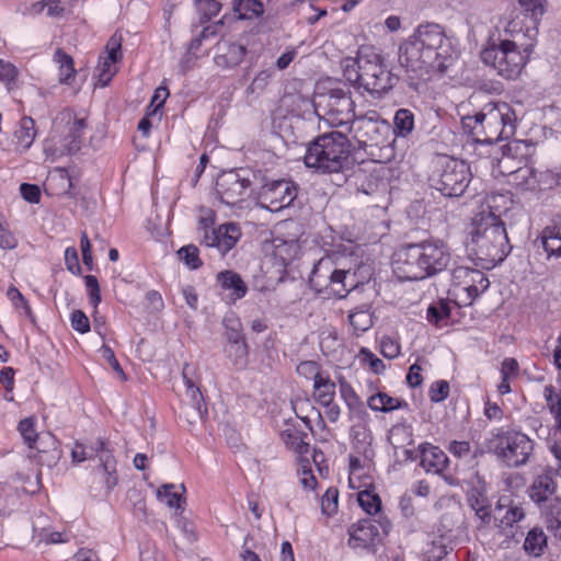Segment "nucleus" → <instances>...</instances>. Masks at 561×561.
Segmentation results:
<instances>
[{"label": "nucleus", "instance_id": "nucleus-1", "mask_svg": "<svg viewBox=\"0 0 561 561\" xmlns=\"http://www.w3.org/2000/svg\"><path fill=\"white\" fill-rule=\"evenodd\" d=\"M453 47L444 28L437 23L417 26L399 47V62L417 77L444 72L453 62Z\"/></svg>", "mask_w": 561, "mask_h": 561}, {"label": "nucleus", "instance_id": "nucleus-2", "mask_svg": "<svg viewBox=\"0 0 561 561\" xmlns=\"http://www.w3.org/2000/svg\"><path fill=\"white\" fill-rule=\"evenodd\" d=\"M466 247L471 255L482 262L483 267L495 266L510 254L512 245L505 226L492 210L490 199L472 218Z\"/></svg>", "mask_w": 561, "mask_h": 561}, {"label": "nucleus", "instance_id": "nucleus-3", "mask_svg": "<svg viewBox=\"0 0 561 561\" xmlns=\"http://www.w3.org/2000/svg\"><path fill=\"white\" fill-rule=\"evenodd\" d=\"M393 263L398 277L419 280L445 271L451 262L447 245L440 240H426L403 245Z\"/></svg>", "mask_w": 561, "mask_h": 561}, {"label": "nucleus", "instance_id": "nucleus-4", "mask_svg": "<svg viewBox=\"0 0 561 561\" xmlns=\"http://www.w3.org/2000/svg\"><path fill=\"white\" fill-rule=\"evenodd\" d=\"M304 161L321 173L345 172L354 164L352 144L341 131L319 135L308 145Z\"/></svg>", "mask_w": 561, "mask_h": 561}, {"label": "nucleus", "instance_id": "nucleus-5", "mask_svg": "<svg viewBox=\"0 0 561 561\" xmlns=\"http://www.w3.org/2000/svg\"><path fill=\"white\" fill-rule=\"evenodd\" d=\"M463 129L478 141L493 142L515 134L516 115L505 102L488 103L473 116L462 118Z\"/></svg>", "mask_w": 561, "mask_h": 561}, {"label": "nucleus", "instance_id": "nucleus-6", "mask_svg": "<svg viewBox=\"0 0 561 561\" xmlns=\"http://www.w3.org/2000/svg\"><path fill=\"white\" fill-rule=\"evenodd\" d=\"M533 449V440L526 434L499 427L489 433L482 445L474 450V457L489 453L506 467L517 468L528 461Z\"/></svg>", "mask_w": 561, "mask_h": 561}, {"label": "nucleus", "instance_id": "nucleus-7", "mask_svg": "<svg viewBox=\"0 0 561 561\" xmlns=\"http://www.w3.org/2000/svg\"><path fill=\"white\" fill-rule=\"evenodd\" d=\"M309 283L318 293L342 299L351 290L366 283V276H358V272L351 268H336L330 257H323L313 266Z\"/></svg>", "mask_w": 561, "mask_h": 561}, {"label": "nucleus", "instance_id": "nucleus-8", "mask_svg": "<svg viewBox=\"0 0 561 561\" xmlns=\"http://www.w3.org/2000/svg\"><path fill=\"white\" fill-rule=\"evenodd\" d=\"M531 48L527 46L524 50L511 39H491L488 46L481 51L482 61L493 67L497 73L505 79H516L525 67Z\"/></svg>", "mask_w": 561, "mask_h": 561}, {"label": "nucleus", "instance_id": "nucleus-9", "mask_svg": "<svg viewBox=\"0 0 561 561\" xmlns=\"http://www.w3.org/2000/svg\"><path fill=\"white\" fill-rule=\"evenodd\" d=\"M431 181L433 187L444 196L458 197L468 187L471 181V171L465 161L443 156L436 162Z\"/></svg>", "mask_w": 561, "mask_h": 561}, {"label": "nucleus", "instance_id": "nucleus-10", "mask_svg": "<svg viewBox=\"0 0 561 561\" xmlns=\"http://www.w3.org/2000/svg\"><path fill=\"white\" fill-rule=\"evenodd\" d=\"M391 528L390 520L379 514L376 518L360 519L348 528V546L353 549L363 548L373 553L388 536Z\"/></svg>", "mask_w": 561, "mask_h": 561}, {"label": "nucleus", "instance_id": "nucleus-11", "mask_svg": "<svg viewBox=\"0 0 561 561\" xmlns=\"http://www.w3.org/2000/svg\"><path fill=\"white\" fill-rule=\"evenodd\" d=\"M359 69H362V87L371 94L387 93L398 81L377 54L359 55Z\"/></svg>", "mask_w": 561, "mask_h": 561}, {"label": "nucleus", "instance_id": "nucleus-12", "mask_svg": "<svg viewBox=\"0 0 561 561\" xmlns=\"http://www.w3.org/2000/svg\"><path fill=\"white\" fill-rule=\"evenodd\" d=\"M316 114L333 127L344 125L353 111V101L342 89H332L313 102Z\"/></svg>", "mask_w": 561, "mask_h": 561}, {"label": "nucleus", "instance_id": "nucleus-13", "mask_svg": "<svg viewBox=\"0 0 561 561\" xmlns=\"http://www.w3.org/2000/svg\"><path fill=\"white\" fill-rule=\"evenodd\" d=\"M451 280L455 296L460 298V304L465 306H470L490 286L483 272L467 266L454 268Z\"/></svg>", "mask_w": 561, "mask_h": 561}, {"label": "nucleus", "instance_id": "nucleus-14", "mask_svg": "<svg viewBox=\"0 0 561 561\" xmlns=\"http://www.w3.org/2000/svg\"><path fill=\"white\" fill-rule=\"evenodd\" d=\"M214 218L211 216L202 217L198 224V230L202 233L201 244L208 248H216L220 254L225 255L237 243L241 236L239 227L233 224H224L214 228Z\"/></svg>", "mask_w": 561, "mask_h": 561}, {"label": "nucleus", "instance_id": "nucleus-15", "mask_svg": "<svg viewBox=\"0 0 561 561\" xmlns=\"http://www.w3.org/2000/svg\"><path fill=\"white\" fill-rule=\"evenodd\" d=\"M257 196L263 207L278 211L291 205L297 197V187L288 180H272L260 187Z\"/></svg>", "mask_w": 561, "mask_h": 561}, {"label": "nucleus", "instance_id": "nucleus-16", "mask_svg": "<svg viewBox=\"0 0 561 561\" xmlns=\"http://www.w3.org/2000/svg\"><path fill=\"white\" fill-rule=\"evenodd\" d=\"M245 170H230L221 173L217 178L216 192L221 203L228 206H234L241 201L251 186V180Z\"/></svg>", "mask_w": 561, "mask_h": 561}, {"label": "nucleus", "instance_id": "nucleus-17", "mask_svg": "<svg viewBox=\"0 0 561 561\" xmlns=\"http://www.w3.org/2000/svg\"><path fill=\"white\" fill-rule=\"evenodd\" d=\"M360 148L383 145L390 131V126L383 121L359 117L353 121L350 128Z\"/></svg>", "mask_w": 561, "mask_h": 561}, {"label": "nucleus", "instance_id": "nucleus-18", "mask_svg": "<svg viewBox=\"0 0 561 561\" xmlns=\"http://www.w3.org/2000/svg\"><path fill=\"white\" fill-rule=\"evenodd\" d=\"M93 457H98L100 465L98 471L102 473V479L108 491L113 490L118 483V476L116 470V459L108 447V442L98 438L93 446L90 448Z\"/></svg>", "mask_w": 561, "mask_h": 561}, {"label": "nucleus", "instance_id": "nucleus-19", "mask_svg": "<svg viewBox=\"0 0 561 561\" xmlns=\"http://www.w3.org/2000/svg\"><path fill=\"white\" fill-rule=\"evenodd\" d=\"M525 516L526 513L520 503L513 501L510 496H502L494 507L492 519L502 533H506L508 528H513Z\"/></svg>", "mask_w": 561, "mask_h": 561}, {"label": "nucleus", "instance_id": "nucleus-20", "mask_svg": "<svg viewBox=\"0 0 561 561\" xmlns=\"http://www.w3.org/2000/svg\"><path fill=\"white\" fill-rule=\"evenodd\" d=\"M122 37L114 34L107 42L105 49L107 53L106 57H100L98 66L99 70V82L101 87H105L112 80L116 72L114 64L122 59Z\"/></svg>", "mask_w": 561, "mask_h": 561}, {"label": "nucleus", "instance_id": "nucleus-21", "mask_svg": "<svg viewBox=\"0 0 561 561\" xmlns=\"http://www.w3.org/2000/svg\"><path fill=\"white\" fill-rule=\"evenodd\" d=\"M61 119L67 122V135L62 139L61 153H76L81 147L87 121L72 116L70 112L62 113Z\"/></svg>", "mask_w": 561, "mask_h": 561}, {"label": "nucleus", "instance_id": "nucleus-22", "mask_svg": "<svg viewBox=\"0 0 561 561\" xmlns=\"http://www.w3.org/2000/svg\"><path fill=\"white\" fill-rule=\"evenodd\" d=\"M522 147L523 144L517 140L508 142L502 147L501 158L494 157L499 174L511 178L517 170V165L525 163L524 156L522 154L518 157V152Z\"/></svg>", "mask_w": 561, "mask_h": 561}, {"label": "nucleus", "instance_id": "nucleus-23", "mask_svg": "<svg viewBox=\"0 0 561 561\" xmlns=\"http://www.w3.org/2000/svg\"><path fill=\"white\" fill-rule=\"evenodd\" d=\"M245 54V46L230 41H221L217 44L215 62L222 68H233L243 61Z\"/></svg>", "mask_w": 561, "mask_h": 561}, {"label": "nucleus", "instance_id": "nucleus-24", "mask_svg": "<svg viewBox=\"0 0 561 561\" xmlns=\"http://www.w3.org/2000/svg\"><path fill=\"white\" fill-rule=\"evenodd\" d=\"M420 466L426 472L442 473L448 466V457L438 447L430 443L420 445Z\"/></svg>", "mask_w": 561, "mask_h": 561}, {"label": "nucleus", "instance_id": "nucleus-25", "mask_svg": "<svg viewBox=\"0 0 561 561\" xmlns=\"http://www.w3.org/2000/svg\"><path fill=\"white\" fill-rule=\"evenodd\" d=\"M540 243L548 259H561V226H548L535 243Z\"/></svg>", "mask_w": 561, "mask_h": 561}, {"label": "nucleus", "instance_id": "nucleus-26", "mask_svg": "<svg viewBox=\"0 0 561 561\" xmlns=\"http://www.w3.org/2000/svg\"><path fill=\"white\" fill-rule=\"evenodd\" d=\"M557 484L549 473L538 476L533 482L529 495L533 501L542 506L556 494Z\"/></svg>", "mask_w": 561, "mask_h": 561}, {"label": "nucleus", "instance_id": "nucleus-27", "mask_svg": "<svg viewBox=\"0 0 561 561\" xmlns=\"http://www.w3.org/2000/svg\"><path fill=\"white\" fill-rule=\"evenodd\" d=\"M186 396L190 402L186 403L182 413L190 424L196 423L198 420L203 421L207 415V407L205 405L203 394L199 388L186 389Z\"/></svg>", "mask_w": 561, "mask_h": 561}, {"label": "nucleus", "instance_id": "nucleus-28", "mask_svg": "<svg viewBox=\"0 0 561 561\" xmlns=\"http://www.w3.org/2000/svg\"><path fill=\"white\" fill-rule=\"evenodd\" d=\"M217 282L221 288L231 290L233 301L243 298L248 293V286L241 276L233 271H222L217 275Z\"/></svg>", "mask_w": 561, "mask_h": 561}, {"label": "nucleus", "instance_id": "nucleus-29", "mask_svg": "<svg viewBox=\"0 0 561 561\" xmlns=\"http://www.w3.org/2000/svg\"><path fill=\"white\" fill-rule=\"evenodd\" d=\"M548 548V537L540 527L531 528L524 540L523 549L531 558L541 557Z\"/></svg>", "mask_w": 561, "mask_h": 561}, {"label": "nucleus", "instance_id": "nucleus-30", "mask_svg": "<svg viewBox=\"0 0 561 561\" xmlns=\"http://www.w3.org/2000/svg\"><path fill=\"white\" fill-rule=\"evenodd\" d=\"M35 136L36 130L34 119L30 116L22 117L19 123V127L14 131V144L16 146V150H27L32 146Z\"/></svg>", "mask_w": 561, "mask_h": 561}, {"label": "nucleus", "instance_id": "nucleus-31", "mask_svg": "<svg viewBox=\"0 0 561 561\" xmlns=\"http://www.w3.org/2000/svg\"><path fill=\"white\" fill-rule=\"evenodd\" d=\"M367 405L373 411L388 413L398 409H405L409 404L404 400L390 397L388 393L379 391L368 398Z\"/></svg>", "mask_w": 561, "mask_h": 561}, {"label": "nucleus", "instance_id": "nucleus-32", "mask_svg": "<svg viewBox=\"0 0 561 561\" xmlns=\"http://www.w3.org/2000/svg\"><path fill=\"white\" fill-rule=\"evenodd\" d=\"M355 185L358 193L369 196L377 195L386 188V184L382 180L364 171H359L355 174Z\"/></svg>", "mask_w": 561, "mask_h": 561}, {"label": "nucleus", "instance_id": "nucleus-33", "mask_svg": "<svg viewBox=\"0 0 561 561\" xmlns=\"http://www.w3.org/2000/svg\"><path fill=\"white\" fill-rule=\"evenodd\" d=\"M232 11L238 20H253L264 13V4L260 0H233Z\"/></svg>", "mask_w": 561, "mask_h": 561}, {"label": "nucleus", "instance_id": "nucleus-34", "mask_svg": "<svg viewBox=\"0 0 561 561\" xmlns=\"http://www.w3.org/2000/svg\"><path fill=\"white\" fill-rule=\"evenodd\" d=\"M538 172L527 163L517 165V170L511 176L510 182L524 190L536 191L538 188Z\"/></svg>", "mask_w": 561, "mask_h": 561}, {"label": "nucleus", "instance_id": "nucleus-35", "mask_svg": "<svg viewBox=\"0 0 561 561\" xmlns=\"http://www.w3.org/2000/svg\"><path fill=\"white\" fill-rule=\"evenodd\" d=\"M468 502L470 507L474 511L476 516L481 520V524L483 526L489 525L493 518L494 513L492 514L488 499L479 491L473 490L468 495Z\"/></svg>", "mask_w": 561, "mask_h": 561}, {"label": "nucleus", "instance_id": "nucleus-36", "mask_svg": "<svg viewBox=\"0 0 561 561\" xmlns=\"http://www.w3.org/2000/svg\"><path fill=\"white\" fill-rule=\"evenodd\" d=\"M313 397L319 404H329L334 401L335 397V383L331 380L329 375H323L316 379L313 383Z\"/></svg>", "mask_w": 561, "mask_h": 561}, {"label": "nucleus", "instance_id": "nucleus-37", "mask_svg": "<svg viewBox=\"0 0 561 561\" xmlns=\"http://www.w3.org/2000/svg\"><path fill=\"white\" fill-rule=\"evenodd\" d=\"M306 436V433L290 428L280 433V437L284 444L299 456H304L309 453L310 446L304 439Z\"/></svg>", "mask_w": 561, "mask_h": 561}, {"label": "nucleus", "instance_id": "nucleus-38", "mask_svg": "<svg viewBox=\"0 0 561 561\" xmlns=\"http://www.w3.org/2000/svg\"><path fill=\"white\" fill-rule=\"evenodd\" d=\"M348 321L355 331L365 332L369 330L374 323L370 307L367 305H363L360 307L355 308L348 314Z\"/></svg>", "mask_w": 561, "mask_h": 561}, {"label": "nucleus", "instance_id": "nucleus-39", "mask_svg": "<svg viewBox=\"0 0 561 561\" xmlns=\"http://www.w3.org/2000/svg\"><path fill=\"white\" fill-rule=\"evenodd\" d=\"M414 128V115L410 110L400 108L393 118V133L400 137H407Z\"/></svg>", "mask_w": 561, "mask_h": 561}, {"label": "nucleus", "instance_id": "nucleus-40", "mask_svg": "<svg viewBox=\"0 0 561 561\" xmlns=\"http://www.w3.org/2000/svg\"><path fill=\"white\" fill-rule=\"evenodd\" d=\"M54 59L59 65L60 82L69 84L76 75L72 57L59 48L56 50Z\"/></svg>", "mask_w": 561, "mask_h": 561}, {"label": "nucleus", "instance_id": "nucleus-41", "mask_svg": "<svg viewBox=\"0 0 561 561\" xmlns=\"http://www.w3.org/2000/svg\"><path fill=\"white\" fill-rule=\"evenodd\" d=\"M50 183H56L62 194H70L71 188L77 181V175L70 173L67 169L56 168L48 178Z\"/></svg>", "mask_w": 561, "mask_h": 561}, {"label": "nucleus", "instance_id": "nucleus-42", "mask_svg": "<svg viewBox=\"0 0 561 561\" xmlns=\"http://www.w3.org/2000/svg\"><path fill=\"white\" fill-rule=\"evenodd\" d=\"M18 430L24 440L25 444L30 448H35L38 451H42V449L37 446V440L39 439L38 434L35 431V419L34 417H26L22 421H20Z\"/></svg>", "mask_w": 561, "mask_h": 561}, {"label": "nucleus", "instance_id": "nucleus-43", "mask_svg": "<svg viewBox=\"0 0 561 561\" xmlns=\"http://www.w3.org/2000/svg\"><path fill=\"white\" fill-rule=\"evenodd\" d=\"M226 352L231 358L233 365L243 368L248 363V345L245 341L229 343Z\"/></svg>", "mask_w": 561, "mask_h": 561}, {"label": "nucleus", "instance_id": "nucleus-44", "mask_svg": "<svg viewBox=\"0 0 561 561\" xmlns=\"http://www.w3.org/2000/svg\"><path fill=\"white\" fill-rule=\"evenodd\" d=\"M357 501L360 507L369 515L377 514L381 510V500L379 495L368 490L359 492Z\"/></svg>", "mask_w": 561, "mask_h": 561}, {"label": "nucleus", "instance_id": "nucleus-45", "mask_svg": "<svg viewBox=\"0 0 561 561\" xmlns=\"http://www.w3.org/2000/svg\"><path fill=\"white\" fill-rule=\"evenodd\" d=\"M340 393L350 410H357L363 408V402L352 385L344 378L339 380Z\"/></svg>", "mask_w": 561, "mask_h": 561}, {"label": "nucleus", "instance_id": "nucleus-46", "mask_svg": "<svg viewBox=\"0 0 561 561\" xmlns=\"http://www.w3.org/2000/svg\"><path fill=\"white\" fill-rule=\"evenodd\" d=\"M449 317L450 305L446 300L440 299L427 308V320L431 323L438 324L442 320L448 319Z\"/></svg>", "mask_w": 561, "mask_h": 561}, {"label": "nucleus", "instance_id": "nucleus-47", "mask_svg": "<svg viewBox=\"0 0 561 561\" xmlns=\"http://www.w3.org/2000/svg\"><path fill=\"white\" fill-rule=\"evenodd\" d=\"M537 182V191H546L556 186H561V170H546L538 172Z\"/></svg>", "mask_w": 561, "mask_h": 561}, {"label": "nucleus", "instance_id": "nucleus-48", "mask_svg": "<svg viewBox=\"0 0 561 561\" xmlns=\"http://www.w3.org/2000/svg\"><path fill=\"white\" fill-rule=\"evenodd\" d=\"M174 484H163L157 492L158 497L161 501H165L169 507L182 508L181 503L185 502L182 495L175 491Z\"/></svg>", "mask_w": 561, "mask_h": 561}, {"label": "nucleus", "instance_id": "nucleus-49", "mask_svg": "<svg viewBox=\"0 0 561 561\" xmlns=\"http://www.w3.org/2000/svg\"><path fill=\"white\" fill-rule=\"evenodd\" d=\"M178 255L180 260L184 261V263L192 270H196L203 265V262L199 259L198 248L194 244L182 247L178 251Z\"/></svg>", "mask_w": 561, "mask_h": 561}, {"label": "nucleus", "instance_id": "nucleus-50", "mask_svg": "<svg viewBox=\"0 0 561 561\" xmlns=\"http://www.w3.org/2000/svg\"><path fill=\"white\" fill-rule=\"evenodd\" d=\"M224 325L226 328V337L229 343L241 342L244 340L242 334V324L239 319L233 316L226 317L224 319Z\"/></svg>", "mask_w": 561, "mask_h": 561}, {"label": "nucleus", "instance_id": "nucleus-51", "mask_svg": "<svg viewBox=\"0 0 561 561\" xmlns=\"http://www.w3.org/2000/svg\"><path fill=\"white\" fill-rule=\"evenodd\" d=\"M273 76L272 70H262L260 71L252 80L250 85L247 88V94H261L267 87L271 78Z\"/></svg>", "mask_w": 561, "mask_h": 561}, {"label": "nucleus", "instance_id": "nucleus-52", "mask_svg": "<svg viewBox=\"0 0 561 561\" xmlns=\"http://www.w3.org/2000/svg\"><path fill=\"white\" fill-rule=\"evenodd\" d=\"M339 491L329 488L321 497V511L324 515L331 516L337 511Z\"/></svg>", "mask_w": 561, "mask_h": 561}, {"label": "nucleus", "instance_id": "nucleus-53", "mask_svg": "<svg viewBox=\"0 0 561 561\" xmlns=\"http://www.w3.org/2000/svg\"><path fill=\"white\" fill-rule=\"evenodd\" d=\"M360 360L364 365H367L369 369L376 375L382 374L386 369L385 363L368 348L360 350Z\"/></svg>", "mask_w": 561, "mask_h": 561}, {"label": "nucleus", "instance_id": "nucleus-54", "mask_svg": "<svg viewBox=\"0 0 561 561\" xmlns=\"http://www.w3.org/2000/svg\"><path fill=\"white\" fill-rule=\"evenodd\" d=\"M297 373L299 376H302L307 379H312L313 383L316 382V379H319V377H322L324 375L320 370L319 364L314 360L301 362L297 366Z\"/></svg>", "mask_w": 561, "mask_h": 561}, {"label": "nucleus", "instance_id": "nucleus-55", "mask_svg": "<svg viewBox=\"0 0 561 561\" xmlns=\"http://www.w3.org/2000/svg\"><path fill=\"white\" fill-rule=\"evenodd\" d=\"M545 399L547 401V405L550 412L556 414H561V392H558L556 388L551 385L545 387L543 390Z\"/></svg>", "mask_w": 561, "mask_h": 561}, {"label": "nucleus", "instance_id": "nucleus-56", "mask_svg": "<svg viewBox=\"0 0 561 561\" xmlns=\"http://www.w3.org/2000/svg\"><path fill=\"white\" fill-rule=\"evenodd\" d=\"M196 7L198 12L206 20H210L217 15L221 9V4L217 0H196Z\"/></svg>", "mask_w": 561, "mask_h": 561}, {"label": "nucleus", "instance_id": "nucleus-57", "mask_svg": "<svg viewBox=\"0 0 561 561\" xmlns=\"http://www.w3.org/2000/svg\"><path fill=\"white\" fill-rule=\"evenodd\" d=\"M449 393V383L446 380H438L432 383L428 396L432 402L444 401Z\"/></svg>", "mask_w": 561, "mask_h": 561}, {"label": "nucleus", "instance_id": "nucleus-58", "mask_svg": "<svg viewBox=\"0 0 561 561\" xmlns=\"http://www.w3.org/2000/svg\"><path fill=\"white\" fill-rule=\"evenodd\" d=\"M380 353L386 358H394L400 354V345L396 340L383 336L380 341Z\"/></svg>", "mask_w": 561, "mask_h": 561}, {"label": "nucleus", "instance_id": "nucleus-59", "mask_svg": "<svg viewBox=\"0 0 561 561\" xmlns=\"http://www.w3.org/2000/svg\"><path fill=\"white\" fill-rule=\"evenodd\" d=\"M71 327L79 333H87L90 331V321L85 313L81 310H75L71 313Z\"/></svg>", "mask_w": 561, "mask_h": 561}, {"label": "nucleus", "instance_id": "nucleus-60", "mask_svg": "<svg viewBox=\"0 0 561 561\" xmlns=\"http://www.w3.org/2000/svg\"><path fill=\"white\" fill-rule=\"evenodd\" d=\"M362 69H359V57L356 60H353L351 64H347L344 68V77L345 79L353 83L362 87Z\"/></svg>", "mask_w": 561, "mask_h": 561}, {"label": "nucleus", "instance_id": "nucleus-61", "mask_svg": "<svg viewBox=\"0 0 561 561\" xmlns=\"http://www.w3.org/2000/svg\"><path fill=\"white\" fill-rule=\"evenodd\" d=\"M546 0H518L522 8L530 12L531 18L537 20L545 13Z\"/></svg>", "mask_w": 561, "mask_h": 561}, {"label": "nucleus", "instance_id": "nucleus-62", "mask_svg": "<svg viewBox=\"0 0 561 561\" xmlns=\"http://www.w3.org/2000/svg\"><path fill=\"white\" fill-rule=\"evenodd\" d=\"M84 282L89 290L90 301L94 307H96L101 301V291L98 278L93 275H87L84 276Z\"/></svg>", "mask_w": 561, "mask_h": 561}, {"label": "nucleus", "instance_id": "nucleus-63", "mask_svg": "<svg viewBox=\"0 0 561 561\" xmlns=\"http://www.w3.org/2000/svg\"><path fill=\"white\" fill-rule=\"evenodd\" d=\"M448 553L442 540L433 541L432 547L425 551L426 561H440Z\"/></svg>", "mask_w": 561, "mask_h": 561}, {"label": "nucleus", "instance_id": "nucleus-64", "mask_svg": "<svg viewBox=\"0 0 561 561\" xmlns=\"http://www.w3.org/2000/svg\"><path fill=\"white\" fill-rule=\"evenodd\" d=\"M20 193L22 197L28 203L37 204L41 199V190L35 184H21Z\"/></svg>", "mask_w": 561, "mask_h": 561}]
</instances>
